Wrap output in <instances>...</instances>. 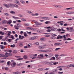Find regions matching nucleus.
Returning a JSON list of instances; mask_svg holds the SVG:
<instances>
[{
	"mask_svg": "<svg viewBox=\"0 0 74 74\" xmlns=\"http://www.w3.org/2000/svg\"><path fill=\"white\" fill-rule=\"evenodd\" d=\"M66 37H70V34H67L66 35Z\"/></svg>",
	"mask_w": 74,
	"mask_h": 74,
	"instance_id": "a878e982",
	"label": "nucleus"
},
{
	"mask_svg": "<svg viewBox=\"0 0 74 74\" xmlns=\"http://www.w3.org/2000/svg\"><path fill=\"white\" fill-rule=\"evenodd\" d=\"M24 64V63H20L18 64H17V66H22V65H23Z\"/></svg>",
	"mask_w": 74,
	"mask_h": 74,
	"instance_id": "1a4fd4ad",
	"label": "nucleus"
},
{
	"mask_svg": "<svg viewBox=\"0 0 74 74\" xmlns=\"http://www.w3.org/2000/svg\"><path fill=\"white\" fill-rule=\"evenodd\" d=\"M55 56H56V58H58V57L59 56H58L57 55H56Z\"/></svg>",
	"mask_w": 74,
	"mask_h": 74,
	"instance_id": "774afa93",
	"label": "nucleus"
},
{
	"mask_svg": "<svg viewBox=\"0 0 74 74\" xmlns=\"http://www.w3.org/2000/svg\"><path fill=\"white\" fill-rule=\"evenodd\" d=\"M27 13H29V14H30V13H32V12L30 11H27Z\"/></svg>",
	"mask_w": 74,
	"mask_h": 74,
	"instance_id": "6e6d98bb",
	"label": "nucleus"
},
{
	"mask_svg": "<svg viewBox=\"0 0 74 74\" xmlns=\"http://www.w3.org/2000/svg\"><path fill=\"white\" fill-rule=\"evenodd\" d=\"M49 23H50V22L49 21H46L45 22V23L46 24H48Z\"/></svg>",
	"mask_w": 74,
	"mask_h": 74,
	"instance_id": "e433bc0d",
	"label": "nucleus"
},
{
	"mask_svg": "<svg viewBox=\"0 0 74 74\" xmlns=\"http://www.w3.org/2000/svg\"><path fill=\"white\" fill-rule=\"evenodd\" d=\"M55 37H51V39H53V40L54 39H55Z\"/></svg>",
	"mask_w": 74,
	"mask_h": 74,
	"instance_id": "0e129e2a",
	"label": "nucleus"
},
{
	"mask_svg": "<svg viewBox=\"0 0 74 74\" xmlns=\"http://www.w3.org/2000/svg\"><path fill=\"white\" fill-rule=\"evenodd\" d=\"M18 16H20V17H22V16H22V15L20 14H18Z\"/></svg>",
	"mask_w": 74,
	"mask_h": 74,
	"instance_id": "09e8293b",
	"label": "nucleus"
},
{
	"mask_svg": "<svg viewBox=\"0 0 74 74\" xmlns=\"http://www.w3.org/2000/svg\"><path fill=\"white\" fill-rule=\"evenodd\" d=\"M15 1L16 2V4H18V3H19V1H17V0H16Z\"/></svg>",
	"mask_w": 74,
	"mask_h": 74,
	"instance_id": "a18cd8bd",
	"label": "nucleus"
},
{
	"mask_svg": "<svg viewBox=\"0 0 74 74\" xmlns=\"http://www.w3.org/2000/svg\"><path fill=\"white\" fill-rule=\"evenodd\" d=\"M10 61H8L7 62V64L8 65H9V64H10Z\"/></svg>",
	"mask_w": 74,
	"mask_h": 74,
	"instance_id": "69168bd1",
	"label": "nucleus"
},
{
	"mask_svg": "<svg viewBox=\"0 0 74 74\" xmlns=\"http://www.w3.org/2000/svg\"><path fill=\"white\" fill-rule=\"evenodd\" d=\"M6 44L7 45V43H6V42H4V43H3V45H6Z\"/></svg>",
	"mask_w": 74,
	"mask_h": 74,
	"instance_id": "a19ab883",
	"label": "nucleus"
},
{
	"mask_svg": "<svg viewBox=\"0 0 74 74\" xmlns=\"http://www.w3.org/2000/svg\"><path fill=\"white\" fill-rule=\"evenodd\" d=\"M18 45L20 47H23V44L21 42H20L18 43Z\"/></svg>",
	"mask_w": 74,
	"mask_h": 74,
	"instance_id": "9b49d317",
	"label": "nucleus"
},
{
	"mask_svg": "<svg viewBox=\"0 0 74 74\" xmlns=\"http://www.w3.org/2000/svg\"><path fill=\"white\" fill-rule=\"evenodd\" d=\"M44 70V69L42 68H40L38 69L39 71H43Z\"/></svg>",
	"mask_w": 74,
	"mask_h": 74,
	"instance_id": "f3484780",
	"label": "nucleus"
},
{
	"mask_svg": "<svg viewBox=\"0 0 74 74\" xmlns=\"http://www.w3.org/2000/svg\"><path fill=\"white\" fill-rule=\"evenodd\" d=\"M9 4L7 5V4H6L4 5V6L7 8H9Z\"/></svg>",
	"mask_w": 74,
	"mask_h": 74,
	"instance_id": "a211bd4d",
	"label": "nucleus"
},
{
	"mask_svg": "<svg viewBox=\"0 0 74 74\" xmlns=\"http://www.w3.org/2000/svg\"><path fill=\"white\" fill-rule=\"evenodd\" d=\"M57 37H63V36H61L60 35H59V36H57Z\"/></svg>",
	"mask_w": 74,
	"mask_h": 74,
	"instance_id": "338daca9",
	"label": "nucleus"
},
{
	"mask_svg": "<svg viewBox=\"0 0 74 74\" xmlns=\"http://www.w3.org/2000/svg\"><path fill=\"white\" fill-rule=\"evenodd\" d=\"M36 38H37L36 37H30L29 38V39L30 40H35Z\"/></svg>",
	"mask_w": 74,
	"mask_h": 74,
	"instance_id": "6e6552de",
	"label": "nucleus"
},
{
	"mask_svg": "<svg viewBox=\"0 0 74 74\" xmlns=\"http://www.w3.org/2000/svg\"><path fill=\"white\" fill-rule=\"evenodd\" d=\"M24 36L25 37H27V34L26 32H24Z\"/></svg>",
	"mask_w": 74,
	"mask_h": 74,
	"instance_id": "bb28decb",
	"label": "nucleus"
},
{
	"mask_svg": "<svg viewBox=\"0 0 74 74\" xmlns=\"http://www.w3.org/2000/svg\"><path fill=\"white\" fill-rule=\"evenodd\" d=\"M57 30L58 32H60V31H61V29H60L59 28L57 29Z\"/></svg>",
	"mask_w": 74,
	"mask_h": 74,
	"instance_id": "864d4df0",
	"label": "nucleus"
},
{
	"mask_svg": "<svg viewBox=\"0 0 74 74\" xmlns=\"http://www.w3.org/2000/svg\"><path fill=\"white\" fill-rule=\"evenodd\" d=\"M3 56H4V55H3V54H0V57H3Z\"/></svg>",
	"mask_w": 74,
	"mask_h": 74,
	"instance_id": "f704fd0d",
	"label": "nucleus"
},
{
	"mask_svg": "<svg viewBox=\"0 0 74 74\" xmlns=\"http://www.w3.org/2000/svg\"><path fill=\"white\" fill-rule=\"evenodd\" d=\"M14 7H17V8H18V5L16 4H14Z\"/></svg>",
	"mask_w": 74,
	"mask_h": 74,
	"instance_id": "393cba45",
	"label": "nucleus"
},
{
	"mask_svg": "<svg viewBox=\"0 0 74 74\" xmlns=\"http://www.w3.org/2000/svg\"><path fill=\"white\" fill-rule=\"evenodd\" d=\"M35 45H38L39 44V43L38 42H36V43H35Z\"/></svg>",
	"mask_w": 74,
	"mask_h": 74,
	"instance_id": "37998d69",
	"label": "nucleus"
},
{
	"mask_svg": "<svg viewBox=\"0 0 74 74\" xmlns=\"http://www.w3.org/2000/svg\"><path fill=\"white\" fill-rule=\"evenodd\" d=\"M14 27H15V29H16L17 30H18V29H19V28H18V27L16 26V25L14 26Z\"/></svg>",
	"mask_w": 74,
	"mask_h": 74,
	"instance_id": "4be33fe9",
	"label": "nucleus"
},
{
	"mask_svg": "<svg viewBox=\"0 0 74 74\" xmlns=\"http://www.w3.org/2000/svg\"><path fill=\"white\" fill-rule=\"evenodd\" d=\"M44 49V47L43 46H41V49Z\"/></svg>",
	"mask_w": 74,
	"mask_h": 74,
	"instance_id": "e2e57ef3",
	"label": "nucleus"
},
{
	"mask_svg": "<svg viewBox=\"0 0 74 74\" xmlns=\"http://www.w3.org/2000/svg\"><path fill=\"white\" fill-rule=\"evenodd\" d=\"M63 40H64V41H66V40H72V39H71L70 38H68L67 39V38L66 37H64Z\"/></svg>",
	"mask_w": 74,
	"mask_h": 74,
	"instance_id": "7ed1b4c3",
	"label": "nucleus"
},
{
	"mask_svg": "<svg viewBox=\"0 0 74 74\" xmlns=\"http://www.w3.org/2000/svg\"><path fill=\"white\" fill-rule=\"evenodd\" d=\"M27 29H30V30H36V29H34L32 27H27Z\"/></svg>",
	"mask_w": 74,
	"mask_h": 74,
	"instance_id": "20e7f679",
	"label": "nucleus"
},
{
	"mask_svg": "<svg viewBox=\"0 0 74 74\" xmlns=\"http://www.w3.org/2000/svg\"><path fill=\"white\" fill-rule=\"evenodd\" d=\"M60 49V48H57L55 49V51H58V50H59Z\"/></svg>",
	"mask_w": 74,
	"mask_h": 74,
	"instance_id": "c9c22d12",
	"label": "nucleus"
},
{
	"mask_svg": "<svg viewBox=\"0 0 74 74\" xmlns=\"http://www.w3.org/2000/svg\"><path fill=\"white\" fill-rule=\"evenodd\" d=\"M22 21H26V20L25 18H22Z\"/></svg>",
	"mask_w": 74,
	"mask_h": 74,
	"instance_id": "8fccbe9b",
	"label": "nucleus"
},
{
	"mask_svg": "<svg viewBox=\"0 0 74 74\" xmlns=\"http://www.w3.org/2000/svg\"><path fill=\"white\" fill-rule=\"evenodd\" d=\"M62 38H63V37H57V39H62Z\"/></svg>",
	"mask_w": 74,
	"mask_h": 74,
	"instance_id": "5fc2aeb1",
	"label": "nucleus"
},
{
	"mask_svg": "<svg viewBox=\"0 0 74 74\" xmlns=\"http://www.w3.org/2000/svg\"><path fill=\"white\" fill-rule=\"evenodd\" d=\"M25 25L26 26H29V24H25Z\"/></svg>",
	"mask_w": 74,
	"mask_h": 74,
	"instance_id": "c03bdc74",
	"label": "nucleus"
},
{
	"mask_svg": "<svg viewBox=\"0 0 74 74\" xmlns=\"http://www.w3.org/2000/svg\"><path fill=\"white\" fill-rule=\"evenodd\" d=\"M23 60V58H18L17 59V60Z\"/></svg>",
	"mask_w": 74,
	"mask_h": 74,
	"instance_id": "4d7b16f0",
	"label": "nucleus"
},
{
	"mask_svg": "<svg viewBox=\"0 0 74 74\" xmlns=\"http://www.w3.org/2000/svg\"><path fill=\"white\" fill-rule=\"evenodd\" d=\"M41 41H45V38H40Z\"/></svg>",
	"mask_w": 74,
	"mask_h": 74,
	"instance_id": "dca6fc26",
	"label": "nucleus"
},
{
	"mask_svg": "<svg viewBox=\"0 0 74 74\" xmlns=\"http://www.w3.org/2000/svg\"><path fill=\"white\" fill-rule=\"evenodd\" d=\"M1 34V35H4V32H3L1 31L0 32V34Z\"/></svg>",
	"mask_w": 74,
	"mask_h": 74,
	"instance_id": "b1692460",
	"label": "nucleus"
},
{
	"mask_svg": "<svg viewBox=\"0 0 74 74\" xmlns=\"http://www.w3.org/2000/svg\"><path fill=\"white\" fill-rule=\"evenodd\" d=\"M40 52H48V51H45L44 50H39Z\"/></svg>",
	"mask_w": 74,
	"mask_h": 74,
	"instance_id": "0eeeda50",
	"label": "nucleus"
},
{
	"mask_svg": "<svg viewBox=\"0 0 74 74\" xmlns=\"http://www.w3.org/2000/svg\"><path fill=\"white\" fill-rule=\"evenodd\" d=\"M17 25L18 27H22L20 24H17Z\"/></svg>",
	"mask_w": 74,
	"mask_h": 74,
	"instance_id": "7c9ffc66",
	"label": "nucleus"
},
{
	"mask_svg": "<svg viewBox=\"0 0 74 74\" xmlns=\"http://www.w3.org/2000/svg\"><path fill=\"white\" fill-rule=\"evenodd\" d=\"M66 14H74V12H67Z\"/></svg>",
	"mask_w": 74,
	"mask_h": 74,
	"instance_id": "39448f33",
	"label": "nucleus"
},
{
	"mask_svg": "<svg viewBox=\"0 0 74 74\" xmlns=\"http://www.w3.org/2000/svg\"><path fill=\"white\" fill-rule=\"evenodd\" d=\"M48 17H44V19H45L46 20H47L48 19Z\"/></svg>",
	"mask_w": 74,
	"mask_h": 74,
	"instance_id": "79ce46f5",
	"label": "nucleus"
},
{
	"mask_svg": "<svg viewBox=\"0 0 74 74\" xmlns=\"http://www.w3.org/2000/svg\"><path fill=\"white\" fill-rule=\"evenodd\" d=\"M51 30H50V29H47V32H51Z\"/></svg>",
	"mask_w": 74,
	"mask_h": 74,
	"instance_id": "58836bf2",
	"label": "nucleus"
},
{
	"mask_svg": "<svg viewBox=\"0 0 74 74\" xmlns=\"http://www.w3.org/2000/svg\"><path fill=\"white\" fill-rule=\"evenodd\" d=\"M58 74H63V72H58Z\"/></svg>",
	"mask_w": 74,
	"mask_h": 74,
	"instance_id": "4c0bfd02",
	"label": "nucleus"
},
{
	"mask_svg": "<svg viewBox=\"0 0 74 74\" xmlns=\"http://www.w3.org/2000/svg\"><path fill=\"white\" fill-rule=\"evenodd\" d=\"M8 52L10 53H11V52H12V50H9L8 51Z\"/></svg>",
	"mask_w": 74,
	"mask_h": 74,
	"instance_id": "bf43d9fd",
	"label": "nucleus"
},
{
	"mask_svg": "<svg viewBox=\"0 0 74 74\" xmlns=\"http://www.w3.org/2000/svg\"><path fill=\"white\" fill-rule=\"evenodd\" d=\"M15 65H16V63L15 62H13V63H12L11 64V66L12 67H14L15 66Z\"/></svg>",
	"mask_w": 74,
	"mask_h": 74,
	"instance_id": "423d86ee",
	"label": "nucleus"
},
{
	"mask_svg": "<svg viewBox=\"0 0 74 74\" xmlns=\"http://www.w3.org/2000/svg\"><path fill=\"white\" fill-rule=\"evenodd\" d=\"M5 57L6 58H7V57H8V53L7 52H6L5 53Z\"/></svg>",
	"mask_w": 74,
	"mask_h": 74,
	"instance_id": "4468645a",
	"label": "nucleus"
},
{
	"mask_svg": "<svg viewBox=\"0 0 74 74\" xmlns=\"http://www.w3.org/2000/svg\"><path fill=\"white\" fill-rule=\"evenodd\" d=\"M45 56L46 57H48V55H47V54H45Z\"/></svg>",
	"mask_w": 74,
	"mask_h": 74,
	"instance_id": "603ef678",
	"label": "nucleus"
},
{
	"mask_svg": "<svg viewBox=\"0 0 74 74\" xmlns=\"http://www.w3.org/2000/svg\"><path fill=\"white\" fill-rule=\"evenodd\" d=\"M7 38L6 37L5 38V39H3L2 40L3 41H5V40H6V41H7Z\"/></svg>",
	"mask_w": 74,
	"mask_h": 74,
	"instance_id": "c756f323",
	"label": "nucleus"
},
{
	"mask_svg": "<svg viewBox=\"0 0 74 74\" xmlns=\"http://www.w3.org/2000/svg\"><path fill=\"white\" fill-rule=\"evenodd\" d=\"M10 13H11V14H15V12L12 11H11L10 12Z\"/></svg>",
	"mask_w": 74,
	"mask_h": 74,
	"instance_id": "412c9836",
	"label": "nucleus"
},
{
	"mask_svg": "<svg viewBox=\"0 0 74 74\" xmlns=\"http://www.w3.org/2000/svg\"><path fill=\"white\" fill-rule=\"evenodd\" d=\"M1 49H4V46H1Z\"/></svg>",
	"mask_w": 74,
	"mask_h": 74,
	"instance_id": "2f4dec72",
	"label": "nucleus"
},
{
	"mask_svg": "<svg viewBox=\"0 0 74 74\" xmlns=\"http://www.w3.org/2000/svg\"><path fill=\"white\" fill-rule=\"evenodd\" d=\"M23 58L24 59H26L27 58V56H24Z\"/></svg>",
	"mask_w": 74,
	"mask_h": 74,
	"instance_id": "c85d7f7f",
	"label": "nucleus"
},
{
	"mask_svg": "<svg viewBox=\"0 0 74 74\" xmlns=\"http://www.w3.org/2000/svg\"><path fill=\"white\" fill-rule=\"evenodd\" d=\"M72 67V64L68 65L67 66V68H70V67Z\"/></svg>",
	"mask_w": 74,
	"mask_h": 74,
	"instance_id": "aec40b11",
	"label": "nucleus"
},
{
	"mask_svg": "<svg viewBox=\"0 0 74 74\" xmlns=\"http://www.w3.org/2000/svg\"><path fill=\"white\" fill-rule=\"evenodd\" d=\"M6 22H7V21L6 20L3 21H2V23H3V24H5Z\"/></svg>",
	"mask_w": 74,
	"mask_h": 74,
	"instance_id": "f8f14e48",
	"label": "nucleus"
},
{
	"mask_svg": "<svg viewBox=\"0 0 74 74\" xmlns=\"http://www.w3.org/2000/svg\"><path fill=\"white\" fill-rule=\"evenodd\" d=\"M27 45L29 48H30V47H31V46L29 44H28Z\"/></svg>",
	"mask_w": 74,
	"mask_h": 74,
	"instance_id": "052dcab7",
	"label": "nucleus"
},
{
	"mask_svg": "<svg viewBox=\"0 0 74 74\" xmlns=\"http://www.w3.org/2000/svg\"><path fill=\"white\" fill-rule=\"evenodd\" d=\"M54 62H49V64H52V63H53Z\"/></svg>",
	"mask_w": 74,
	"mask_h": 74,
	"instance_id": "13d9d810",
	"label": "nucleus"
},
{
	"mask_svg": "<svg viewBox=\"0 0 74 74\" xmlns=\"http://www.w3.org/2000/svg\"><path fill=\"white\" fill-rule=\"evenodd\" d=\"M9 5L10 7H11V8H12V7H14V4L12 3H9Z\"/></svg>",
	"mask_w": 74,
	"mask_h": 74,
	"instance_id": "f03ea898",
	"label": "nucleus"
},
{
	"mask_svg": "<svg viewBox=\"0 0 74 74\" xmlns=\"http://www.w3.org/2000/svg\"><path fill=\"white\" fill-rule=\"evenodd\" d=\"M62 45V43H58V45Z\"/></svg>",
	"mask_w": 74,
	"mask_h": 74,
	"instance_id": "680f3d73",
	"label": "nucleus"
},
{
	"mask_svg": "<svg viewBox=\"0 0 74 74\" xmlns=\"http://www.w3.org/2000/svg\"><path fill=\"white\" fill-rule=\"evenodd\" d=\"M13 53H17V51L16 50H14L13 51Z\"/></svg>",
	"mask_w": 74,
	"mask_h": 74,
	"instance_id": "473e14b6",
	"label": "nucleus"
},
{
	"mask_svg": "<svg viewBox=\"0 0 74 74\" xmlns=\"http://www.w3.org/2000/svg\"><path fill=\"white\" fill-rule=\"evenodd\" d=\"M20 2L22 3V4H25V2L23 1L22 0H21L20 1Z\"/></svg>",
	"mask_w": 74,
	"mask_h": 74,
	"instance_id": "6ab92c4d",
	"label": "nucleus"
},
{
	"mask_svg": "<svg viewBox=\"0 0 74 74\" xmlns=\"http://www.w3.org/2000/svg\"><path fill=\"white\" fill-rule=\"evenodd\" d=\"M55 7H56V8H59V5H55Z\"/></svg>",
	"mask_w": 74,
	"mask_h": 74,
	"instance_id": "de8ad7c7",
	"label": "nucleus"
},
{
	"mask_svg": "<svg viewBox=\"0 0 74 74\" xmlns=\"http://www.w3.org/2000/svg\"><path fill=\"white\" fill-rule=\"evenodd\" d=\"M11 34V32L10 31H9L8 33V36H10V34Z\"/></svg>",
	"mask_w": 74,
	"mask_h": 74,
	"instance_id": "5701e85b",
	"label": "nucleus"
},
{
	"mask_svg": "<svg viewBox=\"0 0 74 74\" xmlns=\"http://www.w3.org/2000/svg\"><path fill=\"white\" fill-rule=\"evenodd\" d=\"M11 23H12V21L10 20L8 21V22L7 24L8 25L9 24H11Z\"/></svg>",
	"mask_w": 74,
	"mask_h": 74,
	"instance_id": "ddd939ff",
	"label": "nucleus"
},
{
	"mask_svg": "<svg viewBox=\"0 0 74 74\" xmlns=\"http://www.w3.org/2000/svg\"><path fill=\"white\" fill-rule=\"evenodd\" d=\"M42 25V23H38V24H36V26H38V25Z\"/></svg>",
	"mask_w": 74,
	"mask_h": 74,
	"instance_id": "cd10ccee",
	"label": "nucleus"
},
{
	"mask_svg": "<svg viewBox=\"0 0 74 74\" xmlns=\"http://www.w3.org/2000/svg\"><path fill=\"white\" fill-rule=\"evenodd\" d=\"M38 59H43L44 58V55L42 54H40L37 57Z\"/></svg>",
	"mask_w": 74,
	"mask_h": 74,
	"instance_id": "f257e3e1",
	"label": "nucleus"
},
{
	"mask_svg": "<svg viewBox=\"0 0 74 74\" xmlns=\"http://www.w3.org/2000/svg\"><path fill=\"white\" fill-rule=\"evenodd\" d=\"M4 15H5L7 16H10V14H9L8 13H4Z\"/></svg>",
	"mask_w": 74,
	"mask_h": 74,
	"instance_id": "2eb2a0df",
	"label": "nucleus"
},
{
	"mask_svg": "<svg viewBox=\"0 0 74 74\" xmlns=\"http://www.w3.org/2000/svg\"><path fill=\"white\" fill-rule=\"evenodd\" d=\"M23 38V37H19V39L18 38H17L16 40L15 41H17L18 40H22Z\"/></svg>",
	"mask_w": 74,
	"mask_h": 74,
	"instance_id": "9d476101",
	"label": "nucleus"
},
{
	"mask_svg": "<svg viewBox=\"0 0 74 74\" xmlns=\"http://www.w3.org/2000/svg\"><path fill=\"white\" fill-rule=\"evenodd\" d=\"M27 34H32V32H28L27 31Z\"/></svg>",
	"mask_w": 74,
	"mask_h": 74,
	"instance_id": "72a5a7b5",
	"label": "nucleus"
},
{
	"mask_svg": "<svg viewBox=\"0 0 74 74\" xmlns=\"http://www.w3.org/2000/svg\"><path fill=\"white\" fill-rule=\"evenodd\" d=\"M38 23L37 21H34V23H36V24H38Z\"/></svg>",
	"mask_w": 74,
	"mask_h": 74,
	"instance_id": "49530a36",
	"label": "nucleus"
},
{
	"mask_svg": "<svg viewBox=\"0 0 74 74\" xmlns=\"http://www.w3.org/2000/svg\"><path fill=\"white\" fill-rule=\"evenodd\" d=\"M21 73L19 72H16V74H19Z\"/></svg>",
	"mask_w": 74,
	"mask_h": 74,
	"instance_id": "ea45409f",
	"label": "nucleus"
},
{
	"mask_svg": "<svg viewBox=\"0 0 74 74\" xmlns=\"http://www.w3.org/2000/svg\"><path fill=\"white\" fill-rule=\"evenodd\" d=\"M38 14L37 13H36L35 14V16H38Z\"/></svg>",
	"mask_w": 74,
	"mask_h": 74,
	"instance_id": "3c124183",
	"label": "nucleus"
}]
</instances>
